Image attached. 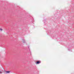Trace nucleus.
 Wrapping results in <instances>:
<instances>
[{"label": "nucleus", "mask_w": 74, "mask_h": 74, "mask_svg": "<svg viewBox=\"0 0 74 74\" xmlns=\"http://www.w3.org/2000/svg\"><path fill=\"white\" fill-rule=\"evenodd\" d=\"M22 42H26V41H25V40H23Z\"/></svg>", "instance_id": "f257e3e1"}, {"label": "nucleus", "mask_w": 74, "mask_h": 74, "mask_svg": "<svg viewBox=\"0 0 74 74\" xmlns=\"http://www.w3.org/2000/svg\"><path fill=\"white\" fill-rule=\"evenodd\" d=\"M40 63V62L39 61H37L36 62V64H39V63Z\"/></svg>", "instance_id": "f03ea898"}, {"label": "nucleus", "mask_w": 74, "mask_h": 74, "mask_svg": "<svg viewBox=\"0 0 74 74\" xmlns=\"http://www.w3.org/2000/svg\"><path fill=\"white\" fill-rule=\"evenodd\" d=\"M0 73H2V72L1 71H0Z\"/></svg>", "instance_id": "39448f33"}, {"label": "nucleus", "mask_w": 74, "mask_h": 74, "mask_svg": "<svg viewBox=\"0 0 74 74\" xmlns=\"http://www.w3.org/2000/svg\"><path fill=\"white\" fill-rule=\"evenodd\" d=\"M0 30H1V31H2V30H3V29L1 28V29H0Z\"/></svg>", "instance_id": "20e7f679"}, {"label": "nucleus", "mask_w": 74, "mask_h": 74, "mask_svg": "<svg viewBox=\"0 0 74 74\" xmlns=\"http://www.w3.org/2000/svg\"><path fill=\"white\" fill-rule=\"evenodd\" d=\"M6 73H10V71H7L6 72Z\"/></svg>", "instance_id": "7ed1b4c3"}]
</instances>
